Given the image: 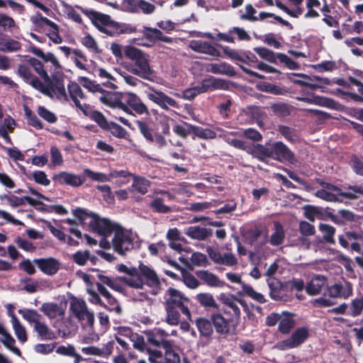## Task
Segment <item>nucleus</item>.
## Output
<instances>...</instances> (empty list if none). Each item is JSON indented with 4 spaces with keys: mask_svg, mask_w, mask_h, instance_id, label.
I'll list each match as a JSON object with an SVG mask.
<instances>
[{
    "mask_svg": "<svg viewBox=\"0 0 363 363\" xmlns=\"http://www.w3.org/2000/svg\"><path fill=\"white\" fill-rule=\"evenodd\" d=\"M143 36L151 43H155L161 38L162 31L157 28L144 26Z\"/></svg>",
    "mask_w": 363,
    "mask_h": 363,
    "instance_id": "nucleus-60",
    "label": "nucleus"
},
{
    "mask_svg": "<svg viewBox=\"0 0 363 363\" xmlns=\"http://www.w3.org/2000/svg\"><path fill=\"white\" fill-rule=\"evenodd\" d=\"M201 84L205 93L218 89L228 90L229 83L223 79H217L213 77L206 78L201 80Z\"/></svg>",
    "mask_w": 363,
    "mask_h": 363,
    "instance_id": "nucleus-23",
    "label": "nucleus"
},
{
    "mask_svg": "<svg viewBox=\"0 0 363 363\" xmlns=\"http://www.w3.org/2000/svg\"><path fill=\"white\" fill-rule=\"evenodd\" d=\"M113 30L104 28L103 31L109 35H119L123 33H133L136 32V28L126 23H112Z\"/></svg>",
    "mask_w": 363,
    "mask_h": 363,
    "instance_id": "nucleus-39",
    "label": "nucleus"
},
{
    "mask_svg": "<svg viewBox=\"0 0 363 363\" xmlns=\"http://www.w3.org/2000/svg\"><path fill=\"white\" fill-rule=\"evenodd\" d=\"M48 82H49V87H51L52 89L53 96L54 94H56L57 98L58 99H64L65 101L68 100L64 84L63 74L60 77L53 76L52 80L50 79V81H48Z\"/></svg>",
    "mask_w": 363,
    "mask_h": 363,
    "instance_id": "nucleus-25",
    "label": "nucleus"
},
{
    "mask_svg": "<svg viewBox=\"0 0 363 363\" xmlns=\"http://www.w3.org/2000/svg\"><path fill=\"white\" fill-rule=\"evenodd\" d=\"M48 84L45 85L37 77L34 76L28 84H30L34 89L39 91L44 95L53 99L52 89L49 87V82H46Z\"/></svg>",
    "mask_w": 363,
    "mask_h": 363,
    "instance_id": "nucleus-43",
    "label": "nucleus"
},
{
    "mask_svg": "<svg viewBox=\"0 0 363 363\" xmlns=\"http://www.w3.org/2000/svg\"><path fill=\"white\" fill-rule=\"evenodd\" d=\"M122 95L123 94H116L111 92H107L100 97L101 101L109 106L118 108L125 113H130V110L126 106H123L122 102Z\"/></svg>",
    "mask_w": 363,
    "mask_h": 363,
    "instance_id": "nucleus-21",
    "label": "nucleus"
},
{
    "mask_svg": "<svg viewBox=\"0 0 363 363\" xmlns=\"http://www.w3.org/2000/svg\"><path fill=\"white\" fill-rule=\"evenodd\" d=\"M327 279L324 276L316 275L306 285V291L309 296L320 294L323 287L326 284Z\"/></svg>",
    "mask_w": 363,
    "mask_h": 363,
    "instance_id": "nucleus-26",
    "label": "nucleus"
},
{
    "mask_svg": "<svg viewBox=\"0 0 363 363\" xmlns=\"http://www.w3.org/2000/svg\"><path fill=\"white\" fill-rule=\"evenodd\" d=\"M197 277L206 284L211 287H223L225 281H221L218 277L208 270H200L196 272Z\"/></svg>",
    "mask_w": 363,
    "mask_h": 363,
    "instance_id": "nucleus-29",
    "label": "nucleus"
},
{
    "mask_svg": "<svg viewBox=\"0 0 363 363\" xmlns=\"http://www.w3.org/2000/svg\"><path fill=\"white\" fill-rule=\"evenodd\" d=\"M256 88L257 90L269 93L274 95H284L288 91L284 86L272 84L267 82H260L257 84Z\"/></svg>",
    "mask_w": 363,
    "mask_h": 363,
    "instance_id": "nucleus-37",
    "label": "nucleus"
},
{
    "mask_svg": "<svg viewBox=\"0 0 363 363\" xmlns=\"http://www.w3.org/2000/svg\"><path fill=\"white\" fill-rule=\"evenodd\" d=\"M21 43L6 35H0V51L13 52L20 50Z\"/></svg>",
    "mask_w": 363,
    "mask_h": 363,
    "instance_id": "nucleus-31",
    "label": "nucleus"
},
{
    "mask_svg": "<svg viewBox=\"0 0 363 363\" xmlns=\"http://www.w3.org/2000/svg\"><path fill=\"white\" fill-rule=\"evenodd\" d=\"M136 125L140 133L145 137L147 141L150 143H153L155 142L154 136L149 125L146 122L142 121H137Z\"/></svg>",
    "mask_w": 363,
    "mask_h": 363,
    "instance_id": "nucleus-62",
    "label": "nucleus"
},
{
    "mask_svg": "<svg viewBox=\"0 0 363 363\" xmlns=\"http://www.w3.org/2000/svg\"><path fill=\"white\" fill-rule=\"evenodd\" d=\"M318 229L323 233V239L325 242L330 245L335 243L334 238L336 232L335 228L329 224L320 223Z\"/></svg>",
    "mask_w": 363,
    "mask_h": 363,
    "instance_id": "nucleus-41",
    "label": "nucleus"
},
{
    "mask_svg": "<svg viewBox=\"0 0 363 363\" xmlns=\"http://www.w3.org/2000/svg\"><path fill=\"white\" fill-rule=\"evenodd\" d=\"M147 98L159 106L161 108L168 110L169 107L176 108L178 106L177 102L164 92L155 89H150L146 91Z\"/></svg>",
    "mask_w": 363,
    "mask_h": 363,
    "instance_id": "nucleus-13",
    "label": "nucleus"
},
{
    "mask_svg": "<svg viewBox=\"0 0 363 363\" xmlns=\"http://www.w3.org/2000/svg\"><path fill=\"white\" fill-rule=\"evenodd\" d=\"M208 71L213 74H225L231 77L237 75V72L234 67L231 65L224 62L211 64L209 65Z\"/></svg>",
    "mask_w": 363,
    "mask_h": 363,
    "instance_id": "nucleus-33",
    "label": "nucleus"
},
{
    "mask_svg": "<svg viewBox=\"0 0 363 363\" xmlns=\"http://www.w3.org/2000/svg\"><path fill=\"white\" fill-rule=\"evenodd\" d=\"M78 81L82 86L91 92H104L100 84H96V82L90 80L86 77H80Z\"/></svg>",
    "mask_w": 363,
    "mask_h": 363,
    "instance_id": "nucleus-53",
    "label": "nucleus"
},
{
    "mask_svg": "<svg viewBox=\"0 0 363 363\" xmlns=\"http://www.w3.org/2000/svg\"><path fill=\"white\" fill-rule=\"evenodd\" d=\"M166 296H168V298H166L165 306L177 308L186 318H190L191 313L186 304L190 301L189 298L185 297L179 290L172 287L167 290Z\"/></svg>",
    "mask_w": 363,
    "mask_h": 363,
    "instance_id": "nucleus-6",
    "label": "nucleus"
},
{
    "mask_svg": "<svg viewBox=\"0 0 363 363\" xmlns=\"http://www.w3.org/2000/svg\"><path fill=\"white\" fill-rule=\"evenodd\" d=\"M124 57L133 62L131 72L140 77L150 80L154 72L150 66L148 55L133 45H126L123 48Z\"/></svg>",
    "mask_w": 363,
    "mask_h": 363,
    "instance_id": "nucleus-2",
    "label": "nucleus"
},
{
    "mask_svg": "<svg viewBox=\"0 0 363 363\" xmlns=\"http://www.w3.org/2000/svg\"><path fill=\"white\" fill-rule=\"evenodd\" d=\"M192 134L194 135L193 138L197 137L201 139L209 140L214 139L216 138V133L209 128H203L200 126L194 125L192 127Z\"/></svg>",
    "mask_w": 363,
    "mask_h": 363,
    "instance_id": "nucleus-48",
    "label": "nucleus"
},
{
    "mask_svg": "<svg viewBox=\"0 0 363 363\" xmlns=\"http://www.w3.org/2000/svg\"><path fill=\"white\" fill-rule=\"evenodd\" d=\"M308 337L309 332L307 328H298L292 333L289 339L285 340V343L289 348H294L303 343Z\"/></svg>",
    "mask_w": 363,
    "mask_h": 363,
    "instance_id": "nucleus-22",
    "label": "nucleus"
},
{
    "mask_svg": "<svg viewBox=\"0 0 363 363\" xmlns=\"http://www.w3.org/2000/svg\"><path fill=\"white\" fill-rule=\"evenodd\" d=\"M40 310L50 318H55L63 314L62 310L55 303H44Z\"/></svg>",
    "mask_w": 363,
    "mask_h": 363,
    "instance_id": "nucleus-40",
    "label": "nucleus"
},
{
    "mask_svg": "<svg viewBox=\"0 0 363 363\" xmlns=\"http://www.w3.org/2000/svg\"><path fill=\"white\" fill-rule=\"evenodd\" d=\"M122 102L124 106L131 108L138 114L147 113V108L141 99L133 93H125L122 95Z\"/></svg>",
    "mask_w": 363,
    "mask_h": 363,
    "instance_id": "nucleus-18",
    "label": "nucleus"
},
{
    "mask_svg": "<svg viewBox=\"0 0 363 363\" xmlns=\"http://www.w3.org/2000/svg\"><path fill=\"white\" fill-rule=\"evenodd\" d=\"M132 177L133 179L132 187L141 194H145L148 191L150 182L143 177L137 176L134 174Z\"/></svg>",
    "mask_w": 363,
    "mask_h": 363,
    "instance_id": "nucleus-42",
    "label": "nucleus"
},
{
    "mask_svg": "<svg viewBox=\"0 0 363 363\" xmlns=\"http://www.w3.org/2000/svg\"><path fill=\"white\" fill-rule=\"evenodd\" d=\"M116 269L119 272L125 273L129 275L128 277H120L121 281L125 284L136 289H142L143 288V279L140 277L139 272L135 267L129 268L124 264H120L116 266Z\"/></svg>",
    "mask_w": 363,
    "mask_h": 363,
    "instance_id": "nucleus-8",
    "label": "nucleus"
},
{
    "mask_svg": "<svg viewBox=\"0 0 363 363\" xmlns=\"http://www.w3.org/2000/svg\"><path fill=\"white\" fill-rule=\"evenodd\" d=\"M250 153L253 157L263 162H266L268 158L281 163H293L295 161L294 153L281 141L269 142L264 145L255 144L250 148Z\"/></svg>",
    "mask_w": 363,
    "mask_h": 363,
    "instance_id": "nucleus-1",
    "label": "nucleus"
},
{
    "mask_svg": "<svg viewBox=\"0 0 363 363\" xmlns=\"http://www.w3.org/2000/svg\"><path fill=\"white\" fill-rule=\"evenodd\" d=\"M147 352L151 363H181L180 356L174 348L164 351V356L161 351L156 349H147Z\"/></svg>",
    "mask_w": 363,
    "mask_h": 363,
    "instance_id": "nucleus-12",
    "label": "nucleus"
},
{
    "mask_svg": "<svg viewBox=\"0 0 363 363\" xmlns=\"http://www.w3.org/2000/svg\"><path fill=\"white\" fill-rule=\"evenodd\" d=\"M91 230L103 237H108L116 230L119 224L111 223L106 218H100L94 215L89 222Z\"/></svg>",
    "mask_w": 363,
    "mask_h": 363,
    "instance_id": "nucleus-11",
    "label": "nucleus"
},
{
    "mask_svg": "<svg viewBox=\"0 0 363 363\" xmlns=\"http://www.w3.org/2000/svg\"><path fill=\"white\" fill-rule=\"evenodd\" d=\"M33 262L43 273L49 276L55 275L60 269V263L54 257L35 259Z\"/></svg>",
    "mask_w": 363,
    "mask_h": 363,
    "instance_id": "nucleus-19",
    "label": "nucleus"
},
{
    "mask_svg": "<svg viewBox=\"0 0 363 363\" xmlns=\"http://www.w3.org/2000/svg\"><path fill=\"white\" fill-rule=\"evenodd\" d=\"M52 179L59 184H66L73 187L80 186L85 182L84 177L67 172H61L55 174Z\"/></svg>",
    "mask_w": 363,
    "mask_h": 363,
    "instance_id": "nucleus-17",
    "label": "nucleus"
},
{
    "mask_svg": "<svg viewBox=\"0 0 363 363\" xmlns=\"http://www.w3.org/2000/svg\"><path fill=\"white\" fill-rule=\"evenodd\" d=\"M28 63L30 66L33 67L35 72L45 82H48L50 81V77L47 72L44 69L43 65L39 60L35 57H30L28 60Z\"/></svg>",
    "mask_w": 363,
    "mask_h": 363,
    "instance_id": "nucleus-49",
    "label": "nucleus"
},
{
    "mask_svg": "<svg viewBox=\"0 0 363 363\" xmlns=\"http://www.w3.org/2000/svg\"><path fill=\"white\" fill-rule=\"evenodd\" d=\"M95 76H98L101 79H106L101 84L106 88L116 89V86L113 84V81H115L114 77L108 73L106 69L99 68L95 69Z\"/></svg>",
    "mask_w": 363,
    "mask_h": 363,
    "instance_id": "nucleus-51",
    "label": "nucleus"
},
{
    "mask_svg": "<svg viewBox=\"0 0 363 363\" xmlns=\"http://www.w3.org/2000/svg\"><path fill=\"white\" fill-rule=\"evenodd\" d=\"M18 313L28 323H33L34 325H35V323L39 322L42 318L41 315L34 309H19Z\"/></svg>",
    "mask_w": 363,
    "mask_h": 363,
    "instance_id": "nucleus-54",
    "label": "nucleus"
},
{
    "mask_svg": "<svg viewBox=\"0 0 363 363\" xmlns=\"http://www.w3.org/2000/svg\"><path fill=\"white\" fill-rule=\"evenodd\" d=\"M274 232L271 235L269 242L272 246H279L285 239V231L283 225L279 221L274 222Z\"/></svg>",
    "mask_w": 363,
    "mask_h": 363,
    "instance_id": "nucleus-38",
    "label": "nucleus"
},
{
    "mask_svg": "<svg viewBox=\"0 0 363 363\" xmlns=\"http://www.w3.org/2000/svg\"><path fill=\"white\" fill-rule=\"evenodd\" d=\"M90 252L89 250H78L72 255V259L74 263L79 266H84L90 259Z\"/></svg>",
    "mask_w": 363,
    "mask_h": 363,
    "instance_id": "nucleus-63",
    "label": "nucleus"
},
{
    "mask_svg": "<svg viewBox=\"0 0 363 363\" xmlns=\"http://www.w3.org/2000/svg\"><path fill=\"white\" fill-rule=\"evenodd\" d=\"M196 326L199 332L200 336L211 340L213 333V325L210 320L205 318H198L195 320Z\"/></svg>",
    "mask_w": 363,
    "mask_h": 363,
    "instance_id": "nucleus-28",
    "label": "nucleus"
},
{
    "mask_svg": "<svg viewBox=\"0 0 363 363\" xmlns=\"http://www.w3.org/2000/svg\"><path fill=\"white\" fill-rule=\"evenodd\" d=\"M185 234L191 239L205 240L212 235V230L199 225L189 226L185 230Z\"/></svg>",
    "mask_w": 363,
    "mask_h": 363,
    "instance_id": "nucleus-27",
    "label": "nucleus"
},
{
    "mask_svg": "<svg viewBox=\"0 0 363 363\" xmlns=\"http://www.w3.org/2000/svg\"><path fill=\"white\" fill-rule=\"evenodd\" d=\"M34 331L38 334V337L41 340H52L57 338V336L48 325L40 320L35 323L33 325Z\"/></svg>",
    "mask_w": 363,
    "mask_h": 363,
    "instance_id": "nucleus-34",
    "label": "nucleus"
},
{
    "mask_svg": "<svg viewBox=\"0 0 363 363\" xmlns=\"http://www.w3.org/2000/svg\"><path fill=\"white\" fill-rule=\"evenodd\" d=\"M253 50L261 58L271 63L277 64V60H279L281 63L285 65L290 69H298L299 68V65L296 62L284 53H275L272 50L264 47H256Z\"/></svg>",
    "mask_w": 363,
    "mask_h": 363,
    "instance_id": "nucleus-5",
    "label": "nucleus"
},
{
    "mask_svg": "<svg viewBox=\"0 0 363 363\" xmlns=\"http://www.w3.org/2000/svg\"><path fill=\"white\" fill-rule=\"evenodd\" d=\"M128 6L133 11L140 9L145 14H151L155 11V6L145 0H127Z\"/></svg>",
    "mask_w": 363,
    "mask_h": 363,
    "instance_id": "nucleus-36",
    "label": "nucleus"
},
{
    "mask_svg": "<svg viewBox=\"0 0 363 363\" xmlns=\"http://www.w3.org/2000/svg\"><path fill=\"white\" fill-rule=\"evenodd\" d=\"M121 335L125 336L133 346L140 351H143L145 347V340L143 335L133 333L130 328H121L119 330Z\"/></svg>",
    "mask_w": 363,
    "mask_h": 363,
    "instance_id": "nucleus-24",
    "label": "nucleus"
},
{
    "mask_svg": "<svg viewBox=\"0 0 363 363\" xmlns=\"http://www.w3.org/2000/svg\"><path fill=\"white\" fill-rule=\"evenodd\" d=\"M269 288V296L274 301H280L283 298L282 294V283L274 277H269L267 280Z\"/></svg>",
    "mask_w": 363,
    "mask_h": 363,
    "instance_id": "nucleus-32",
    "label": "nucleus"
},
{
    "mask_svg": "<svg viewBox=\"0 0 363 363\" xmlns=\"http://www.w3.org/2000/svg\"><path fill=\"white\" fill-rule=\"evenodd\" d=\"M138 269L140 277L144 278V284L151 288H159L160 286V279L152 268L145 265L143 262H140Z\"/></svg>",
    "mask_w": 363,
    "mask_h": 363,
    "instance_id": "nucleus-15",
    "label": "nucleus"
},
{
    "mask_svg": "<svg viewBox=\"0 0 363 363\" xmlns=\"http://www.w3.org/2000/svg\"><path fill=\"white\" fill-rule=\"evenodd\" d=\"M242 294L252 298L259 303H264L267 301L264 296L261 293L255 291L252 286L249 284H243Z\"/></svg>",
    "mask_w": 363,
    "mask_h": 363,
    "instance_id": "nucleus-50",
    "label": "nucleus"
},
{
    "mask_svg": "<svg viewBox=\"0 0 363 363\" xmlns=\"http://www.w3.org/2000/svg\"><path fill=\"white\" fill-rule=\"evenodd\" d=\"M81 43L90 52L95 54L101 53V50L99 48L96 41L90 34H87L83 37L81 40Z\"/></svg>",
    "mask_w": 363,
    "mask_h": 363,
    "instance_id": "nucleus-57",
    "label": "nucleus"
},
{
    "mask_svg": "<svg viewBox=\"0 0 363 363\" xmlns=\"http://www.w3.org/2000/svg\"><path fill=\"white\" fill-rule=\"evenodd\" d=\"M111 245L116 252L125 255L134 248V240L131 233L119 225L114 232Z\"/></svg>",
    "mask_w": 363,
    "mask_h": 363,
    "instance_id": "nucleus-3",
    "label": "nucleus"
},
{
    "mask_svg": "<svg viewBox=\"0 0 363 363\" xmlns=\"http://www.w3.org/2000/svg\"><path fill=\"white\" fill-rule=\"evenodd\" d=\"M220 203V202H218L216 200H213L212 201L207 202H195V203H190L188 204V206L186 207V209L192 211V212H203L208 209H210L212 207H216Z\"/></svg>",
    "mask_w": 363,
    "mask_h": 363,
    "instance_id": "nucleus-46",
    "label": "nucleus"
},
{
    "mask_svg": "<svg viewBox=\"0 0 363 363\" xmlns=\"http://www.w3.org/2000/svg\"><path fill=\"white\" fill-rule=\"evenodd\" d=\"M350 165L356 174L363 176V160L357 155H351Z\"/></svg>",
    "mask_w": 363,
    "mask_h": 363,
    "instance_id": "nucleus-64",
    "label": "nucleus"
},
{
    "mask_svg": "<svg viewBox=\"0 0 363 363\" xmlns=\"http://www.w3.org/2000/svg\"><path fill=\"white\" fill-rule=\"evenodd\" d=\"M190 48L194 52L206 54L212 57H220V52L208 42L193 40L190 42Z\"/></svg>",
    "mask_w": 363,
    "mask_h": 363,
    "instance_id": "nucleus-20",
    "label": "nucleus"
},
{
    "mask_svg": "<svg viewBox=\"0 0 363 363\" xmlns=\"http://www.w3.org/2000/svg\"><path fill=\"white\" fill-rule=\"evenodd\" d=\"M196 301L200 305L206 308L218 309V304L213 295L210 293H200L196 296Z\"/></svg>",
    "mask_w": 363,
    "mask_h": 363,
    "instance_id": "nucleus-45",
    "label": "nucleus"
},
{
    "mask_svg": "<svg viewBox=\"0 0 363 363\" xmlns=\"http://www.w3.org/2000/svg\"><path fill=\"white\" fill-rule=\"evenodd\" d=\"M150 208L155 213H168L172 211L170 206L164 203V199L162 198H155L150 203Z\"/></svg>",
    "mask_w": 363,
    "mask_h": 363,
    "instance_id": "nucleus-52",
    "label": "nucleus"
},
{
    "mask_svg": "<svg viewBox=\"0 0 363 363\" xmlns=\"http://www.w3.org/2000/svg\"><path fill=\"white\" fill-rule=\"evenodd\" d=\"M224 306L221 310V313L224 314H229L230 318L233 320H238L240 317V309L238 304L246 306V303L241 299L236 298L234 296L225 297L223 299Z\"/></svg>",
    "mask_w": 363,
    "mask_h": 363,
    "instance_id": "nucleus-14",
    "label": "nucleus"
},
{
    "mask_svg": "<svg viewBox=\"0 0 363 363\" xmlns=\"http://www.w3.org/2000/svg\"><path fill=\"white\" fill-rule=\"evenodd\" d=\"M194 125L184 122L183 124H176L173 127L174 133L182 138H186L189 135L192 134Z\"/></svg>",
    "mask_w": 363,
    "mask_h": 363,
    "instance_id": "nucleus-58",
    "label": "nucleus"
},
{
    "mask_svg": "<svg viewBox=\"0 0 363 363\" xmlns=\"http://www.w3.org/2000/svg\"><path fill=\"white\" fill-rule=\"evenodd\" d=\"M294 325L295 321L293 318L289 315H285L284 318H280L279 330L282 334H289Z\"/></svg>",
    "mask_w": 363,
    "mask_h": 363,
    "instance_id": "nucleus-56",
    "label": "nucleus"
},
{
    "mask_svg": "<svg viewBox=\"0 0 363 363\" xmlns=\"http://www.w3.org/2000/svg\"><path fill=\"white\" fill-rule=\"evenodd\" d=\"M3 336L4 338L1 340V342L3 343V345L17 356L21 357L22 353L19 348L15 346L16 340L11 335V334L6 332L3 335Z\"/></svg>",
    "mask_w": 363,
    "mask_h": 363,
    "instance_id": "nucleus-55",
    "label": "nucleus"
},
{
    "mask_svg": "<svg viewBox=\"0 0 363 363\" xmlns=\"http://www.w3.org/2000/svg\"><path fill=\"white\" fill-rule=\"evenodd\" d=\"M147 340L150 345L162 347L164 351L174 348L172 341L167 340L169 333L164 330L155 328L146 333Z\"/></svg>",
    "mask_w": 363,
    "mask_h": 363,
    "instance_id": "nucleus-9",
    "label": "nucleus"
},
{
    "mask_svg": "<svg viewBox=\"0 0 363 363\" xmlns=\"http://www.w3.org/2000/svg\"><path fill=\"white\" fill-rule=\"evenodd\" d=\"M223 313H213L211 319L215 330L220 337H226L235 330V320L233 318H225Z\"/></svg>",
    "mask_w": 363,
    "mask_h": 363,
    "instance_id": "nucleus-7",
    "label": "nucleus"
},
{
    "mask_svg": "<svg viewBox=\"0 0 363 363\" xmlns=\"http://www.w3.org/2000/svg\"><path fill=\"white\" fill-rule=\"evenodd\" d=\"M89 17L94 23H101L104 26H108L110 28L113 30L112 23H115L114 21H111L110 20V16L106 14H101L94 11H89Z\"/></svg>",
    "mask_w": 363,
    "mask_h": 363,
    "instance_id": "nucleus-59",
    "label": "nucleus"
},
{
    "mask_svg": "<svg viewBox=\"0 0 363 363\" xmlns=\"http://www.w3.org/2000/svg\"><path fill=\"white\" fill-rule=\"evenodd\" d=\"M262 235H264V240L267 237V230L265 226L262 225H255L246 231V238L251 245L255 244ZM266 240L262 242L264 244Z\"/></svg>",
    "mask_w": 363,
    "mask_h": 363,
    "instance_id": "nucleus-30",
    "label": "nucleus"
},
{
    "mask_svg": "<svg viewBox=\"0 0 363 363\" xmlns=\"http://www.w3.org/2000/svg\"><path fill=\"white\" fill-rule=\"evenodd\" d=\"M91 120L94 121L104 131H109L117 138L124 139L128 135L127 130L121 125L108 121L105 116L99 111H93L90 115Z\"/></svg>",
    "mask_w": 363,
    "mask_h": 363,
    "instance_id": "nucleus-4",
    "label": "nucleus"
},
{
    "mask_svg": "<svg viewBox=\"0 0 363 363\" xmlns=\"http://www.w3.org/2000/svg\"><path fill=\"white\" fill-rule=\"evenodd\" d=\"M328 294L331 298H348L353 294L352 284L350 281H345V284L335 283L328 286Z\"/></svg>",
    "mask_w": 363,
    "mask_h": 363,
    "instance_id": "nucleus-16",
    "label": "nucleus"
},
{
    "mask_svg": "<svg viewBox=\"0 0 363 363\" xmlns=\"http://www.w3.org/2000/svg\"><path fill=\"white\" fill-rule=\"evenodd\" d=\"M70 310L79 320H86L87 325L93 328L94 324V315L88 310L85 301L82 299L74 298L70 303Z\"/></svg>",
    "mask_w": 363,
    "mask_h": 363,
    "instance_id": "nucleus-10",
    "label": "nucleus"
},
{
    "mask_svg": "<svg viewBox=\"0 0 363 363\" xmlns=\"http://www.w3.org/2000/svg\"><path fill=\"white\" fill-rule=\"evenodd\" d=\"M337 221L335 224L342 226L345 225L350 222L354 221L357 216L351 211L347 209H340L337 212Z\"/></svg>",
    "mask_w": 363,
    "mask_h": 363,
    "instance_id": "nucleus-44",
    "label": "nucleus"
},
{
    "mask_svg": "<svg viewBox=\"0 0 363 363\" xmlns=\"http://www.w3.org/2000/svg\"><path fill=\"white\" fill-rule=\"evenodd\" d=\"M30 52L41 58L44 62H50L55 69H61L62 66L55 55L50 52L45 53L43 50L35 46H30Z\"/></svg>",
    "mask_w": 363,
    "mask_h": 363,
    "instance_id": "nucleus-35",
    "label": "nucleus"
},
{
    "mask_svg": "<svg viewBox=\"0 0 363 363\" xmlns=\"http://www.w3.org/2000/svg\"><path fill=\"white\" fill-rule=\"evenodd\" d=\"M167 311L166 321L171 325H177L180 319V314L178 311L179 308H174V306H165Z\"/></svg>",
    "mask_w": 363,
    "mask_h": 363,
    "instance_id": "nucleus-61",
    "label": "nucleus"
},
{
    "mask_svg": "<svg viewBox=\"0 0 363 363\" xmlns=\"http://www.w3.org/2000/svg\"><path fill=\"white\" fill-rule=\"evenodd\" d=\"M11 318L13 330L18 340L22 343L26 342L28 340V336L25 327L21 324L18 318L14 314L12 315Z\"/></svg>",
    "mask_w": 363,
    "mask_h": 363,
    "instance_id": "nucleus-47",
    "label": "nucleus"
}]
</instances>
